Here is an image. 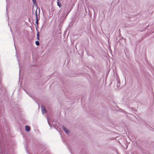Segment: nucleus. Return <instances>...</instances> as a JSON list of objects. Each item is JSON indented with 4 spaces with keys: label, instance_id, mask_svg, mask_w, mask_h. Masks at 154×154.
I'll use <instances>...</instances> for the list:
<instances>
[{
    "label": "nucleus",
    "instance_id": "nucleus-1",
    "mask_svg": "<svg viewBox=\"0 0 154 154\" xmlns=\"http://www.w3.org/2000/svg\"><path fill=\"white\" fill-rule=\"evenodd\" d=\"M62 128L64 131L68 134L69 133V131L64 126H62Z\"/></svg>",
    "mask_w": 154,
    "mask_h": 154
},
{
    "label": "nucleus",
    "instance_id": "nucleus-2",
    "mask_svg": "<svg viewBox=\"0 0 154 154\" xmlns=\"http://www.w3.org/2000/svg\"><path fill=\"white\" fill-rule=\"evenodd\" d=\"M41 109L42 110V113L43 114L45 113L46 112V110L44 106H41Z\"/></svg>",
    "mask_w": 154,
    "mask_h": 154
},
{
    "label": "nucleus",
    "instance_id": "nucleus-3",
    "mask_svg": "<svg viewBox=\"0 0 154 154\" xmlns=\"http://www.w3.org/2000/svg\"><path fill=\"white\" fill-rule=\"evenodd\" d=\"M30 128L29 126H25V130L26 131L28 132L30 130Z\"/></svg>",
    "mask_w": 154,
    "mask_h": 154
},
{
    "label": "nucleus",
    "instance_id": "nucleus-4",
    "mask_svg": "<svg viewBox=\"0 0 154 154\" xmlns=\"http://www.w3.org/2000/svg\"><path fill=\"white\" fill-rule=\"evenodd\" d=\"M60 0H57V5L60 8L61 7V4L59 2Z\"/></svg>",
    "mask_w": 154,
    "mask_h": 154
},
{
    "label": "nucleus",
    "instance_id": "nucleus-5",
    "mask_svg": "<svg viewBox=\"0 0 154 154\" xmlns=\"http://www.w3.org/2000/svg\"><path fill=\"white\" fill-rule=\"evenodd\" d=\"M39 32H38L37 33V39L38 40H39Z\"/></svg>",
    "mask_w": 154,
    "mask_h": 154
},
{
    "label": "nucleus",
    "instance_id": "nucleus-6",
    "mask_svg": "<svg viewBox=\"0 0 154 154\" xmlns=\"http://www.w3.org/2000/svg\"><path fill=\"white\" fill-rule=\"evenodd\" d=\"M117 86L118 87L121 86L120 83V82H118L117 84Z\"/></svg>",
    "mask_w": 154,
    "mask_h": 154
},
{
    "label": "nucleus",
    "instance_id": "nucleus-7",
    "mask_svg": "<svg viewBox=\"0 0 154 154\" xmlns=\"http://www.w3.org/2000/svg\"><path fill=\"white\" fill-rule=\"evenodd\" d=\"M35 43L37 45H39V42L38 41H36L35 42Z\"/></svg>",
    "mask_w": 154,
    "mask_h": 154
},
{
    "label": "nucleus",
    "instance_id": "nucleus-8",
    "mask_svg": "<svg viewBox=\"0 0 154 154\" xmlns=\"http://www.w3.org/2000/svg\"><path fill=\"white\" fill-rule=\"evenodd\" d=\"M32 0V2L33 3V4L35 5H36V0Z\"/></svg>",
    "mask_w": 154,
    "mask_h": 154
},
{
    "label": "nucleus",
    "instance_id": "nucleus-9",
    "mask_svg": "<svg viewBox=\"0 0 154 154\" xmlns=\"http://www.w3.org/2000/svg\"><path fill=\"white\" fill-rule=\"evenodd\" d=\"M35 15L36 16V17H37V14L36 11H35Z\"/></svg>",
    "mask_w": 154,
    "mask_h": 154
},
{
    "label": "nucleus",
    "instance_id": "nucleus-10",
    "mask_svg": "<svg viewBox=\"0 0 154 154\" xmlns=\"http://www.w3.org/2000/svg\"><path fill=\"white\" fill-rule=\"evenodd\" d=\"M36 20H38V18H37V17H36Z\"/></svg>",
    "mask_w": 154,
    "mask_h": 154
},
{
    "label": "nucleus",
    "instance_id": "nucleus-11",
    "mask_svg": "<svg viewBox=\"0 0 154 154\" xmlns=\"http://www.w3.org/2000/svg\"><path fill=\"white\" fill-rule=\"evenodd\" d=\"M38 20H36V23H37V24H38Z\"/></svg>",
    "mask_w": 154,
    "mask_h": 154
}]
</instances>
